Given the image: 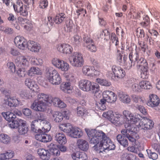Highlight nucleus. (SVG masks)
Wrapping results in <instances>:
<instances>
[{"instance_id":"obj_1","label":"nucleus","mask_w":160,"mask_h":160,"mask_svg":"<svg viewBox=\"0 0 160 160\" xmlns=\"http://www.w3.org/2000/svg\"><path fill=\"white\" fill-rule=\"evenodd\" d=\"M137 47H136L135 53L134 55L133 52H131L129 55V59L131 62L128 67L131 68L132 66L136 65L137 69L140 68L141 77L143 79H147L148 77V64L146 60L142 57H140L138 51L137 50Z\"/></svg>"},{"instance_id":"obj_2","label":"nucleus","mask_w":160,"mask_h":160,"mask_svg":"<svg viewBox=\"0 0 160 160\" xmlns=\"http://www.w3.org/2000/svg\"><path fill=\"white\" fill-rule=\"evenodd\" d=\"M138 130L135 126L129 127L121 131L122 133L129 140L136 146H139L140 144L138 139L139 138V135L137 133Z\"/></svg>"},{"instance_id":"obj_3","label":"nucleus","mask_w":160,"mask_h":160,"mask_svg":"<svg viewBox=\"0 0 160 160\" xmlns=\"http://www.w3.org/2000/svg\"><path fill=\"white\" fill-rule=\"evenodd\" d=\"M85 131L88 137L91 138L90 143L95 144L97 145V147L102 139L104 138L105 135L102 131H97L95 129L85 128Z\"/></svg>"},{"instance_id":"obj_4","label":"nucleus","mask_w":160,"mask_h":160,"mask_svg":"<svg viewBox=\"0 0 160 160\" xmlns=\"http://www.w3.org/2000/svg\"><path fill=\"white\" fill-rule=\"evenodd\" d=\"M122 114L125 120L124 122L125 128L134 126L135 124L140 120L138 115H134L131 111L128 110H124Z\"/></svg>"},{"instance_id":"obj_5","label":"nucleus","mask_w":160,"mask_h":160,"mask_svg":"<svg viewBox=\"0 0 160 160\" xmlns=\"http://www.w3.org/2000/svg\"><path fill=\"white\" fill-rule=\"evenodd\" d=\"M78 87L82 90L86 92L92 91L96 93L99 91V86L98 84L92 83L89 80L82 79L78 82Z\"/></svg>"},{"instance_id":"obj_6","label":"nucleus","mask_w":160,"mask_h":160,"mask_svg":"<svg viewBox=\"0 0 160 160\" xmlns=\"http://www.w3.org/2000/svg\"><path fill=\"white\" fill-rule=\"evenodd\" d=\"M69 62L73 67L80 68L84 63V60L82 54L78 52H74L68 58Z\"/></svg>"},{"instance_id":"obj_7","label":"nucleus","mask_w":160,"mask_h":160,"mask_svg":"<svg viewBox=\"0 0 160 160\" xmlns=\"http://www.w3.org/2000/svg\"><path fill=\"white\" fill-rule=\"evenodd\" d=\"M47 78L48 81L53 85H59L62 81L59 73L52 68H50L48 70L47 73Z\"/></svg>"},{"instance_id":"obj_8","label":"nucleus","mask_w":160,"mask_h":160,"mask_svg":"<svg viewBox=\"0 0 160 160\" xmlns=\"http://www.w3.org/2000/svg\"><path fill=\"white\" fill-rule=\"evenodd\" d=\"M154 125L153 122L146 117H143L140 120V122L138 125L134 126L135 127L138 129L140 128L144 130L151 129Z\"/></svg>"},{"instance_id":"obj_9","label":"nucleus","mask_w":160,"mask_h":160,"mask_svg":"<svg viewBox=\"0 0 160 160\" xmlns=\"http://www.w3.org/2000/svg\"><path fill=\"white\" fill-rule=\"evenodd\" d=\"M104 137L98 145L99 148L102 149V148L103 149L108 150L114 149L115 146L111 141V139L106 135Z\"/></svg>"},{"instance_id":"obj_10","label":"nucleus","mask_w":160,"mask_h":160,"mask_svg":"<svg viewBox=\"0 0 160 160\" xmlns=\"http://www.w3.org/2000/svg\"><path fill=\"white\" fill-rule=\"evenodd\" d=\"M52 64L56 67L63 71H67L69 69V65L66 62L57 58H54L52 60Z\"/></svg>"},{"instance_id":"obj_11","label":"nucleus","mask_w":160,"mask_h":160,"mask_svg":"<svg viewBox=\"0 0 160 160\" xmlns=\"http://www.w3.org/2000/svg\"><path fill=\"white\" fill-rule=\"evenodd\" d=\"M54 121L57 122H61L63 118L68 120L69 118V114L67 111H65L61 112L59 111L53 112L52 113Z\"/></svg>"},{"instance_id":"obj_12","label":"nucleus","mask_w":160,"mask_h":160,"mask_svg":"<svg viewBox=\"0 0 160 160\" xmlns=\"http://www.w3.org/2000/svg\"><path fill=\"white\" fill-rule=\"evenodd\" d=\"M57 50L59 52L66 55L71 54L73 51L72 47L68 44H59L56 46Z\"/></svg>"},{"instance_id":"obj_13","label":"nucleus","mask_w":160,"mask_h":160,"mask_svg":"<svg viewBox=\"0 0 160 160\" xmlns=\"http://www.w3.org/2000/svg\"><path fill=\"white\" fill-rule=\"evenodd\" d=\"M84 46L88 50L92 52H95L97 50L96 46L95 45L93 40L88 36H85L83 38Z\"/></svg>"},{"instance_id":"obj_14","label":"nucleus","mask_w":160,"mask_h":160,"mask_svg":"<svg viewBox=\"0 0 160 160\" xmlns=\"http://www.w3.org/2000/svg\"><path fill=\"white\" fill-rule=\"evenodd\" d=\"M14 42L16 46L19 48L24 50L27 46L28 42L23 37L18 36L14 39Z\"/></svg>"},{"instance_id":"obj_15","label":"nucleus","mask_w":160,"mask_h":160,"mask_svg":"<svg viewBox=\"0 0 160 160\" xmlns=\"http://www.w3.org/2000/svg\"><path fill=\"white\" fill-rule=\"evenodd\" d=\"M103 98L106 99L107 102L112 103L115 102L117 99V96L112 92L106 90L102 93Z\"/></svg>"},{"instance_id":"obj_16","label":"nucleus","mask_w":160,"mask_h":160,"mask_svg":"<svg viewBox=\"0 0 160 160\" xmlns=\"http://www.w3.org/2000/svg\"><path fill=\"white\" fill-rule=\"evenodd\" d=\"M40 131L39 133H37L35 136L37 140L44 142H47L51 141L52 138L50 135L45 133L43 131H42L41 129L40 130Z\"/></svg>"},{"instance_id":"obj_17","label":"nucleus","mask_w":160,"mask_h":160,"mask_svg":"<svg viewBox=\"0 0 160 160\" xmlns=\"http://www.w3.org/2000/svg\"><path fill=\"white\" fill-rule=\"evenodd\" d=\"M112 70L115 78H122L125 76V71L123 68L119 66L113 65L112 67Z\"/></svg>"},{"instance_id":"obj_18","label":"nucleus","mask_w":160,"mask_h":160,"mask_svg":"<svg viewBox=\"0 0 160 160\" xmlns=\"http://www.w3.org/2000/svg\"><path fill=\"white\" fill-rule=\"evenodd\" d=\"M27 48L31 51L35 53L39 52L41 49L40 44L33 41H28Z\"/></svg>"},{"instance_id":"obj_19","label":"nucleus","mask_w":160,"mask_h":160,"mask_svg":"<svg viewBox=\"0 0 160 160\" xmlns=\"http://www.w3.org/2000/svg\"><path fill=\"white\" fill-rule=\"evenodd\" d=\"M53 98L50 95L41 93L38 95L37 100L41 102H44L48 105L52 103Z\"/></svg>"},{"instance_id":"obj_20","label":"nucleus","mask_w":160,"mask_h":160,"mask_svg":"<svg viewBox=\"0 0 160 160\" xmlns=\"http://www.w3.org/2000/svg\"><path fill=\"white\" fill-rule=\"evenodd\" d=\"M20 102V101L18 99L8 96L5 98L3 103L10 107H16L19 104Z\"/></svg>"},{"instance_id":"obj_21","label":"nucleus","mask_w":160,"mask_h":160,"mask_svg":"<svg viewBox=\"0 0 160 160\" xmlns=\"http://www.w3.org/2000/svg\"><path fill=\"white\" fill-rule=\"evenodd\" d=\"M46 103L41 102L37 100H35L32 104L31 108L37 111L43 112L45 111Z\"/></svg>"},{"instance_id":"obj_22","label":"nucleus","mask_w":160,"mask_h":160,"mask_svg":"<svg viewBox=\"0 0 160 160\" xmlns=\"http://www.w3.org/2000/svg\"><path fill=\"white\" fill-rule=\"evenodd\" d=\"M160 103L159 98L156 95L152 94L149 95V100L147 105L151 107H155L158 105Z\"/></svg>"},{"instance_id":"obj_23","label":"nucleus","mask_w":160,"mask_h":160,"mask_svg":"<svg viewBox=\"0 0 160 160\" xmlns=\"http://www.w3.org/2000/svg\"><path fill=\"white\" fill-rule=\"evenodd\" d=\"M15 62L18 66L24 67L28 65V62L27 58L23 56L18 57L15 60Z\"/></svg>"},{"instance_id":"obj_24","label":"nucleus","mask_w":160,"mask_h":160,"mask_svg":"<svg viewBox=\"0 0 160 160\" xmlns=\"http://www.w3.org/2000/svg\"><path fill=\"white\" fill-rule=\"evenodd\" d=\"M37 153L40 158L43 160H48L50 158V153L48 150L43 148H39Z\"/></svg>"},{"instance_id":"obj_25","label":"nucleus","mask_w":160,"mask_h":160,"mask_svg":"<svg viewBox=\"0 0 160 160\" xmlns=\"http://www.w3.org/2000/svg\"><path fill=\"white\" fill-rule=\"evenodd\" d=\"M118 95L120 100L123 103L128 104L131 102V99L129 95L122 92H118Z\"/></svg>"},{"instance_id":"obj_26","label":"nucleus","mask_w":160,"mask_h":160,"mask_svg":"<svg viewBox=\"0 0 160 160\" xmlns=\"http://www.w3.org/2000/svg\"><path fill=\"white\" fill-rule=\"evenodd\" d=\"M72 157L74 160H86L88 159L87 154L84 152H76L72 155Z\"/></svg>"},{"instance_id":"obj_27","label":"nucleus","mask_w":160,"mask_h":160,"mask_svg":"<svg viewBox=\"0 0 160 160\" xmlns=\"http://www.w3.org/2000/svg\"><path fill=\"white\" fill-rule=\"evenodd\" d=\"M77 143L78 148L82 150L86 151L89 148L88 143L85 140L79 139L78 140Z\"/></svg>"},{"instance_id":"obj_28","label":"nucleus","mask_w":160,"mask_h":160,"mask_svg":"<svg viewBox=\"0 0 160 160\" xmlns=\"http://www.w3.org/2000/svg\"><path fill=\"white\" fill-rule=\"evenodd\" d=\"M60 89L63 92L69 93L72 89L71 83L69 82H63L60 85Z\"/></svg>"},{"instance_id":"obj_29","label":"nucleus","mask_w":160,"mask_h":160,"mask_svg":"<svg viewBox=\"0 0 160 160\" xmlns=\"http://www.w3.org/2000/svg\"><path fill=\"white\" fill-rule=\"evenodd\" d=\"M55 139L59 144L61 145L65 144L67 142L65 135L62 132L57 133Z\"/></svg>"},{"instance_id":"obj_30","label":"nucleus","mask_w":160,"mask_h":160,"mask_svg":"<svg viewBox=\"0 0 160 160\" xmlns=\"http://www.w3.org/2000/svg\"><path fill=\"white\" fill-rule=\"evenodd\" d=\"M66 15L64 13H57L53 18V21L56 24H59L64 21Z\"/></svg>"},{"instance_id":"obj_31","label":"nucleus","mask_w":160,"mask_h":160,"mask_svg":"<svg viewBox=\"0 0 160 160\" xmlns=\"http://www.w3.org/2000/svg\"><path fill=\"white\" fill-rule=\"evenodd\" d=\"M14 153L13 151L8 150L5 153L0 154V160L9 159L13 157Z\"/></svg>"},{"instance_id":"obj_32","label":"nucleus","mask_w":160,"mask_h":160,"mask_svg":"<svg viewBox=\"0 0 160 160\" xmlns=\"http://www.w3.org/2000/svg\"><path fill=\"white\" fill-rule=\"evenodd\" d=\"M72 126L69 123L60 124L59 125V129L64 132L70 133L72 131Z\"/></svg>"},{"instance_id":"obj_33","label":"nucleus","mask_w":160,"mask_h":160,"mask_svg":"<svg viewBox=\"0 0 160 160\" xmlns=\"http://www.w3.org/2000/svg\"><path fill=\"white\" fill-rule=\"evenodd\" d=\"M71 137L74 138H80L83 134V132L79 130L78 128H73L72 127V131L70 133Z\"/></svg>"},{"instance_id":"obj_34","label":"nucleus","mask_w":160,"mask_h":160,"mask_svg":"<svg viewBox=\"0 0 160 160\" xmlns=\"http://www.w3.org/2000/svg\"><path fill=\"white\" fill-rule=\"evenodd\" d=\"M53 105L60 108H64L67 107L66 104L58 98H53Z\"/></svg>"},{"instance_id":"obj_35","label":"nucleus","mask_w":160,"mask_h":160,"mask_svg":"<svg viewBox=\"0 0 160 160\" xmlns=\"http://www.w3.org/2000/svg\"><path fill=\"white\" fill-rule=\"evenodd\" d=\"M42 73L39 68L34 67H31L28 72V75L30 76H34L36 75H41Z\"/></svg>"},{"instance_id":"obj_36","label":"nucleus","mask_w":160,"mask_h":160,"mask_svg":"<svg viewBox=\"0 0 160 160\" xmlns=\"http://www.w3.org/2000/svg\"><path fill=\"white\" fill-rule=\"evenodd\" d=\"M82 38L78 33H75L71 39L72 43L75 45H79L82 41Z\"/></svg>"},{"instance_id":"obj_37","label":"nucleus","mask_w":160,"mask_h":160,"mask_svg":"<svg viewBox=\"0 0 160 160\" xmlns=\"http://www.w3.org/2000/svg\"><path fill=\"white\" fill-rule=\"evenodd\" d=\"M2 115L5 119L9 122L14 120L16 117L15 114L10 112H2Z\"/></svg>"},{"instance_id":"obj_38","label":"nucleus","mask_w":160,"mask_h":160,"mask_svg":"<svg viewBox=\"0 0 160 160\" xmlns=\"http://www.w3.org/2000/svg\"><path fill=\"white\" fill-rule=\"evenodd\" d=\"M117 139L118 142L123 147H127L128 145V142L126 138L121 134H118L117 136Z\"/></svg>"},{"instance_id":"obj_39","label":"nucleus","mask_w":160,"mask_h":160,"mask_svg":"<svg viewBox=\"0 0 160 160\" xmlns=\"http://www.w3.org/2000/svg\"><path fill=\"white\" fill-rule=\"evenodd\" d=\"M28 130V128L26 125V122L23 120L22 123L20 124L18 127V132L21 134H25Z\"/></svg>"},{"instance_id":"obj_40","label":"nucleus","mask_w":160,"mask_h":160,"mask_svg":"<svg viewBox=\"0 0 160 160\" xmlns=\"http://www.w3.org/2000/svg\"><path fill=\"white\" fill-rule=\"evenodd\" d=\"M140 87L142 91L143 89H149L152 88V86L149 81L142 80L139 82Z\"/></svg>"},{"instance_id":"obj_41","label":"nucleus","mask_w":160,"mask_h":160,"mask_svg":"<svg viewBox=\"0 0 160 160\" xmlns=\"http://www.w3.org/2000/svg\"><path fill=\"white\" fill-rule=\"evenodd\" d=\"M133 102L142 104L144 102V99L140 95L133 94L131 96Z\"/></svg>"},{"instance_id":"obj_42","label":"nucleus","mask_w":160,"mask_h":160,"mask_svg":"<svg viewBox=\"0 0 160 160\" xmlns=\"http://www.w3.org/2000/svg\"><path fill=\"white\" fill-rule=\"evenodd\" d=\"M77 114L78 117H82L88 113V111L86 109L83 107H77Z\"/></svg>"},{"instance_id":"obj_43","label":"nucleus","mask_w":160,"mask_h":160,"mask_svg":"<svg viewBox=\"0 0 160 160\" xmlns=\"http://www.w3.org/2000/svg\"><path fill=\"white\" fill-rule=\"evenodd\" d=\"M23 120L21 119L18 120H16L14 119L10 122L9 123V126L11 128H17L19 127L20 124L22 123Z\"/></svg>"},{"instance_id":"obj_44","label":"nucleus","mask_w":160,"mask_h":160,"mask_svg":"<svg viewBox=\"0 0 160 160\" xmlns=\"http://www.w3.org/2000/svg\"><path fill=\"white\" fill-rule=\"evenodd\" d=\"M102 116L112 122L113 118L114 117V114L112 110H108L104 112L102 114Z\"/></svg>"},{"instance_id":"obj_45","label":"nucleus","mask_w":160,"mask_h":160,"mask_svg":"<svg viewBox=\"0 0 160 160\" xmlns=\"http://www.w3.org/2000/svg\"><path fill=\"white\" fill-rule=\"evenodd\" d=\"M11 141L10 137L7 134L4 133L1 134L0 137V141L2 143L7 144Z\"/></svg>"},{"instance_id":"obj_46","label":"nucleus","mask_w":160,"mask_h":160,"mask_svg":"<svg viewBox=\"0 0 160 160\" xmlns=\"http://www.w3.org/2000/svg\"><path fill=\"white\" fill-rule=\"evenodd\" d=\"M19 94L21 97L25 99H29L32 97V95L28 90H21L19 92Z\"/></svg>"},{"instance_id":"obj_47","label":"nucleus","mask_w":160,"mask_h":160,"mask_svg":"<svg viewBox=\"0 0 160 160\" xmlns=\"http://www.w3.org/2000/svg\"><path fill=\"white\" fill-rule=\"evenodd\" d=\"M96 82L102 86L109 87L111 85V83L108 81L103 79L97 78L96 80Z\"/></svg>"},{"instance_id":"obj_48","label":"nucleus","mask_w":160,"mask_h":160,"mask_svg":"<svg viewBox=\"0 0 160 160\" xmlns=\"http://www.w3.org/2000/svg\"><path fill=\"white\" fill-rule=\"evenodd\" d=\"M42 123L44 124V126L42 128V131L44 132L49 131L51 129V126L50 122L45 120Z\"/></svg>"},{"instance_id":"obj_49","label":"nucleus","mask_w":160,"mask_h":160,"mask_svg":"<svg viewBox=\"0 0 160 160\" xmlns=\"http://www.w3.org/2000/svg\"><path fill=\"white\" fill-rule=\"evenodd\" d=\"M151 146L155 150L160 152V144L158 140L153 139L151 142Z\"/></svg>"},{"instance_id":"obj_50","label":"nucleus","mask_w":160,"mask_h":160,"mask_svg":"<svg viewBox=\"0 0 160 160\" xmlns=\"http://www.w3.org/2000/svg\"><path fill=\"white\" fill-rule=\"evenodd\" d=\"M88 76L93 77L94 76L98 75L99 74V72L96 70L95 68L93 66H91L89 69Z\"/></svg>"},{"instance_id":"obj_51","label":"nucleus","mask_w":160,"mask_h":160,"mask_svg":"<svg viewBox=\"0 0 160 160\" xmlns=\"http://www.w3.org/2000/svg\"><path fill=\"white\" fill-rule=\"evenodd\" d=\"M31 63L34 65H41L43 62V60L39 58L33 57L31 59Z\"/></svg>"},{"instance_id":"obj_52","label":"nucleus","mask_w":160,"mask_h":160,"mask_svg":"<svg viewBox=\"0 0 160 160\" xmlns=\"http://www.w3.org/2000/svg\"><path fill=\"white\" fill-rule=\"evenodd\" d=\"M39 124V123L38 120H34L33 121L31 124V130L34 132H37L38 131L39 133L40 132V129H38L37 127V125Z\"/></svg>"},{"instance_id":"obj_53","label":"nucleus","mask_w":160,"mask_h":160,"mask_svg":"<svg viewBox=\"0 0 160 160\" xmlns=\"http://www.w3.org/2000/svg\"><path fill=\"white\" fill-rule=\"evenodd\" d=\"M22 3L21 1H18L15 4L13 5L14 11L18 13V11H20L21 9H22Z\"/></svg>"},{"instance_id":"obj_54","label":"nucleus","mask_w":160,"mask_h":160,"mask_svg":"<svg viewBox=\"0 0 160 160\" xmlns=\"http://www.w3.org/2000/svg\"><path fill=\"white\" fill-rule=\"evenodd\" d=\"M140 87V86L139 84H139L135 83L132 84V86H131V88L132 90L134 92H142V90Z\"/></svg>"},{"instance_id":"obj_55","label":"nucleus","mask_w":160,"mask_h":160,"mask_svg":"<svg viewBox=\"0 0 160 160\" xmlns=\"http://www.w3.org/2000/svg\"><path fill=\"white\" fill-rule=\"evenodd\" d=\"M122 117V115L118 112H115L114 114V117L113 118L112 123H117L120 121Z\"/></svg>"},{"instance_id":"obj_56","label":"nucleus","mask_w":160,"mask_h":160,"mask_svg":"<svg viewBox=\"0 0 160 160\" xmlns=\"http://www.w3.org/2000/svg\"><path fill=\"white\" fill-rule=\"evenodd\" d=\"M137 146V147L136 148L132 146H130L127 148V150L128 151L137 154L138 151H140L139 148L140 147V145Z\"/></svg>"},{"instance_id":"obj_57","label":"nucleus","mask_w":160,"mask_h":160,"mask_svg":"<svg viewBox=\"0 0 160 160\" xmlns=\"http://www.w3.org/2000/svg\"><path fill=\"white\" fill-rule=\"evenodd\" d=\"M18 76L20 78L24 77L27 74V72L24 68H19L17 72Z\"/></svg>"},{"instance_id":"obj_58","label":"nucleus","mask_w":160,"mask_h":160,"mask_svg":"<svg viewBox=\"0 0 160 160\" xmlns=\"http://www.w3.org/2000/svg\"><path fill=\"white\" fill-rule=\"evenodd\" d=\"M146 151L149 158L153 160H156L158 158V154L155 152H152L151 150L147 149Z\"/></svg>"},{"instance_id":"obj_59","label":"nucleus","mask_w":160,"mask_h":160,"mask_svg":"<svg viewBox=\"0 0 160 160\" xmlns=\"http://www.w3.org/2000/svg\"><path fill=\"white\" fill-rule=\"evenodd\" d=\"M48 2L47 0H41L39 3V7L41 9H45L48 6Z\"/></svg>"},{"instance_id":"obj_60","label":"nucleus","mask_w":160,"mask_h":160,"mask_svg":"<svg viewBox=\"0 0 160 160\" xmlns=\"http://www.w3.org/2000/svg\"><path fill=\"white\" fill-rule=\"evenodd\" d=\"M18 12L20 13V15L23 16L27 17L28 15V9L26 6H24V7L23 6L20 11H18Z\"/></svg>"},{"instance_id":"obj_61","label":"nucleus","mask_w":160,"mask_h":160,"mask_svg":"<svg viewBox=\"0 0 160 160\" xmlns=\"http://www.w3.org/2000/svg\"><path fill=\"white\" fill-rule=\"evenodd\" d=\"M138 43L139 45L140 46L141 50L143 52H145L147 48V46L145 42L144 41H139Z\"/></svg>"},{"instance_id":"obj_62","label":"nucleus","mask_w":160,"mask_h":160,"mask_svg":"<svg viewBox=\"0 0 160 160\" xmlns=\"http://www.w3.org/2000/svg\"><path fill=\"white\" fill-rule=\"evenodd\" d=\"M65 78L67 81L72 83H75L76 82L75 77L72 74L66 75Z\"/></svg>"},{"instance_id":"obj_63","label":"nucleus","mask_w":160,"mask_h":160,"mask_svg":"<svg viewBox=\"0 0 160 160\" xmlns=\"http://www.w3.org/2000/svg\"><path fill=\"white\" fill-rule=\"evenodd\" d=\"M8 68L10 69L11 72H14L16 70V67L13 62H8L7 64Z\"/></svg>"},{"instance_id":"obj_64","label":"nucleus","mask_w":160,"mask_h":160,"mask_svg":"<svg viewBox=\"0 0 160 160\" xmlns=\"http://www.w3.org/2000/svg\"><path fill=\"white\" fill-rule=\"evenodd\" d=\"M2 28L3 30H2V31H3L5 33L7 34H12L13 33L14 31L11 28L7 27L4 28V27H3V28Z\"/></svg>"}]
</instances>
